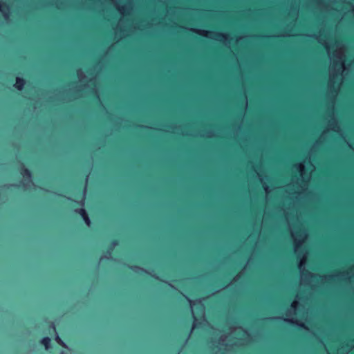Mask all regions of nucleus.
<instances>
[{"label": "nucleus", "instance_id": "nucleus-1", "mask_svg": "<svg viewBox=\"0 0 354 354\" xmlns=\"http://www.w3.org/2000/svg\"><path fill=\"white\" fill-rule=\"evenodd\" d=\"M75 213H77L82 217V218L83 219L84 222L85 223V224L86 225H88V226L91 225V219L88 216V213L86 212V211L84 208L81 207V208L76 209L75 210Z\"/></svg>", "mask_w": 354, "mask_h": 354}, {"label": "nucleus", "instance_id": "nucleus-10", "mask_svg": "<svg viewBox=\"0 0 354 354\" xmlns=\"http://www.w3.org/2000/svg\"><path fill=\"white\" fill-rule=\"evenodd\" d=\"M218 36L223 37H224V35L223 34H219Z\"/></svg>", "mask_w": 354, "mask_h": 354}, {"label": "nucleus", "instance_id": "nucleus-7", "mask_svg": "<svg viewBox=\"0 0 354 354\" xmlns=\"http://www.w3.org/2000/svg\"><path fill=\"white\" fill-rule=\"evenodd\" d=\"M55 339H56V341H57L59 344H64V343L62 342V341L61 340L60 337H59L58 335H56Z\"/></svg>", "mask_w": 354, "mask_h": 354}, {"label": "nucleus", "instance_id": "nucleus-2", "mask_svg": "<svg viewBox=\"0 0 354 354\" xmlns=\"http://www.w3.org/2000/svg\"><path fill=\"white\" fill-rule=\"evenodd\" d=\"M20 173L25 180H30L32 176L31 170L24 167L21 168Z\"/></svg>", "mask_w": 354, "mask_h": 354}, {"label": "nucleus", "instance_id": "nucleus-11", "mask_svg": "<svg viewBox=\"0 0 354 354\" xmlns=\"http://www.w3.org/2000/svg\"><path fill=\"white\" fill-rule=\"evenodd\" d=\"M52 326H53V328L54 330H55V325L53 324H52Z\"/></svg>", "mask_w": 354, "mask_h": 354}, {"label": "nucleus", "instance_id": "nucleus-4", "mask_svg": "<svg viewBox=\"0 0 354 354\" xmlns=\"http://www.w3.org/2000/svg\"><path fill=\"white\" fill-rule=\"evenodd\" d=\"M119 245V241L118 239H113L111 241L109 245H108L107 250L105 252L106 254L110 255L111 254V252L114 249V248Z\"/></svg>", "mask_w": 354, "mask_h": 354}, {"label": "nucleus", "instance_id": "nucleus-3", "mask_svg": "<svg viewBox=\"0 0 354 354\" xmlns=\"http://www.w3.org/2000/svg\"><path fill=\"white\" fill-rule=\"evenodd\" d=\"M26 84V80L23 77H17L16 83L15 84V88L19 91H22Z\"/></svg>", "mask_w": 354, "mask_h": 354}, {"label": "nucleus", "instance_id": "nucleus-8", "mask_svg": "<svg viewBox=\"0 0 354 354\" xmlns=\"http://www.w3.org/2000/svg\"><path fill=\"white\" fill-rule=\"evenodd\" d=\"M139 267L137 266H134L133 267H131V269L133 270L134 268H138Z\"/></svg>", "mask_w": 354, "mask_h": 354}, {"label": "nucleus", "instance_id": "nucleus-9", "mask_svg": "<svg viewBox=\"0 0 354 354\" xmlns=\"http://www.w3.org/2000/svg\"><path fill=\"white\" fill-rule=\"evenodd\" d=\"M192 330L188 333L187 337H189Z\"/></svg>", "mask_w": 354, "mask_h": 354}, {"label": "nucleus", "instance_id": "nucleus-6", "mask_svg": "<svg viewBox=\"0 0 354 354\" xmlns=\"http://www.w3.org/2000/svg\"><path fill=\"white\" fill-rule=\"evenodd\" d=\"M9 7L8 4L6 3L0 1V10L3 11L4 10H8Z\"/></svg>", "mask_w": 354, "mask_h": 354}, {"label": "nucleus", "instance_id": "nucleus-5", "mask_svg": "<svg viewBox=\"0 0 354 354\" xmlns=\"http://www.w3.org/2000/svg\"><path fill=\"white\" fill-rule=\"evenodd\" d=\"M39 342L46 350H48L51 347V339L49 337H44Z\"/></svg>", "mask_w": 354, "mask_h": 354}]
</instances>
